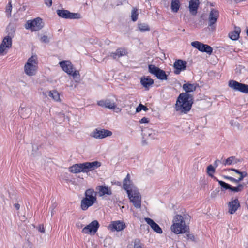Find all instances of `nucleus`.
I'll return each mask as SVG.
<instances>
[{"instance_id":"nucleus-1","label":"nucleus","mask_w":248,"mask_h":248,"mask_svg":"<svg viewBox=\"0 0 248 248\" xmlns=\"http://www.w3.org/2000/svg\"><path fill=\"white\" fill-rule=\"evenodd\" d=\"M193 97L191 94L181 93L178 96L175 106L176 111L186 114L191 109L193 103Z\"/></svg>"},{"instance_id":"nucleus-2","label":"nucleus","mask_w":248,"mask_h":248,"mask_svg":"<svg viewBox=\"0 0 248 248\" xmlns=\"http://www.w3.org/2000/svg\"><path fill=\"white\" fill-rule=\"evenodd\" d=\"M85 195V197L83 198L81 201V208L83 210H86L96 201V193L93 189L86 190Z\"/></svg>"},{"instance_id":"nucleus-3","label":"nucleus","mask_w":248,"mask_h":248,"mask_svg":"<svg viewBox=\"0 0 248 248\" xmlns=\"http://www.w3.org/2000/svg\"><path fill=\"white\" fill-rule=\"evenodd\" d=\"M173 223L171 229L175 234L183 233L186 232L187 227L181 215H176L174 217Z\"/></svg>"},{"instance_id":"nucleus-4","label":"nucleus","mask_w":248,"mask_h":248,"mask_svg":"<svg viewBox=\"0 0 248 248\" xmlns=\"http://www.w3.org/2000/svg\"><path fill=\"white\" fill-rule=\"evenodd\" d=\"M38 69V61L36 55L30 57L24 65V72L26 75L32 76L36 74Z\"/></svg>"},{"instance_id":"nucleus-5","label":"nucleus","mask_w":248,"mask_h":248,"mask_svg":"<svg viewBox=\"0 0 248 248\" xmlns=\"http://www.w3.org/2000/svg\"><path fill=\"white\" fill-rule=\"evenodd\" d=\"M44 26V23L40 17H37L32 20L27 21L24 27L31 31H36L42 29Z\"/></svg>"},{"instance_id":"nucleus-6","label":"nucleus","mask_w":248,"mask_h":248,"mask_svg":"<svg viewBox=\"0 0 248 248\" xmlns=\"http://www.w3.org/2000/svg\"><path fill=\"white\" fill-rule=\"evenodd\" d=\"M7 35L5 37L0 45V55L3 54L6 48H9L12 46V38L14 37L15 30L13 29H7Z\"/></svg>"},{"instance_id":"nucleus-7","label":"nucleus","mask_w":248,"mask_h":248,"mask_svg":"<svg viewBox=\"0 0 248 248\" xmlns=\"http://www.w3.org/2000/svg\"><path fill=\"white\" fill-rule=\"evenodd\" d=\"M128 198L133 206L137 209L140 208L141 196L138 189L127 193Z\"/></svg>"},{"instance_id":"nucleus-8","label":"nucleus","mask_w":248,"mask_h":248,"mask_svg":"<svg viewBox=\"0 0 248 248\" xmlns=\"http://www.w3.org/2000/svg\"><path fill=\"white\" fill-rule=\"evenodd\" d=\"M149 72L152 75L155 76L158 79L160 80H166L168 79V75L166 72L153 64L148 65Z\"/></svg>"},{"instance_id":"nucleus-9","label":"nucleus","mask_w":248,"mask_h":248,"mask_svg":"<svg viewBox=\"0 0 248 248\" xmlns=\"http://www.w3.org/2000/svg\"><path fill=\"white\" fill-rule=\"evenodd\" d=\"M117 98L114 97L112 99H107L104 100H100L97 102V104L101 107L108 108L110 109H114L116 108V112L121 111V109L119 108H116V101Z\"/></svg>"},{"instance_id":"nucleus-10","label":"nucleus","mask_w":248,"mask_h":248,"mask_svg":"<svg viewBox=\"0 0 248 248\" xmlns=\"http://www.w3.org/2000/svg\"><path fill=\"white\" fill-rule=\"evenodd\" d=\"M99 226L98 221L93 220L83 228L82 232L84 234L90 233L93 235L97 232Z\"/></svg>"},{"instance_id":"nucleus-11","label":"nucleus","mask_w":248,"mask_h":248,"mask_svg":"<svg viewBox=\"0 0 248 248\" xmlns=\"http://www.w3.org/2000/svg\"><path fill=\"white\" fill-rule=\"evenodd\" d=\"M57 14L62 18L66 19H80L81 16L78 13H71L67 10H57Z\"/></svg>"},{"instance_id":"nucleus-12","label":"nucleus","mask_w":248,"mask_h":248,"mask_svg":"<svg viewBox=\"0 0 248 248\" xmlns=\"http://www.w3.org/2000/svg\"><path fill=\"white\" fill-rule=\"evenodd\" d=\"M112 135L111 131L107 129H95L91 133V136L95 139H103Z\"/></svg>"},{"instance_id":"nucleus-13","label":"nucleus","mask_w":248,"mask_h":248,"mask_svg":"<svg viewBox=\"0 0 248 248\" xmlns=\"http://www.w3.org/2000/svg\"><path fill=\"white\" fill-rule=\"evenodd\" d=\"M101 165V163L98 161L83 163L84 173H88L89 171H93L100 167Z\"/></svg>"},{"instance_id":"nucleus-14","label":"nucleus","mask_w":248,"mask_h":248,"mask_svg":"<svg viewBox=\"0 0 248 248\" xmlns=\"http://www.w3.org/2000/svg\"><path fill=\"white\" fill-rule=\"evenodd\" d=\"M187 66V62L186 61L179 59L176 60L173 64L174 68V73L175 74H179L181 71H184Z\"/></svg>"},{"instance_id":"nucleus-15","label":"nucleus","mask_w":248,"mask_h":248,"mask_svg":"<svg viewBox=\"0 0 248 248\" xmlns=\"http://www.w3.org/2000/svg\"><path fill=\"white\" fill-rule=\"evenodd\" d=\"M219 12L218 10L212 9L210 12L208 18V26L211 29L214 28V24L216 23L219 17Z\"/></svg>"},{"instance_id":"nucleus-16","label":"nucleus","mask_w":248,"mask_h":248,"mask_svg":"<svg viewBox=\"0 0 248 248\" xmlns=\"http://www.w3.org/2000/svg\"><path fill=\"white\" fill-rule=\"evenodd\" d=\"M125 227L126 225L124 221L117 220L111 221L108 228L112 232H119L124 230Z\"/></svg>"},{"instance_id":"nucleus-17","label":"nucleus","mask_w":248,"mask_h":248,"mask_svg":"<svg viewBox=\"0 0 248 248\" xmlns=\"http://www.w3.org/2000/svg\"><path fill=\"white\" fill-rule=\"evenodd\" d=\"M123 188L126 191L127 193L131 192L133 190L137 189L130 180V176L128 173L123 181Z\"/></svg>"},{"instance_id":"nucleus-18","label":"nucleus","mask_w":248,"mask_h":248,"mask_svg":"<svg viewBox=\"0 0 248 248\" xmlns=\"http://www.w3.org/2000/svg\"><path fill=\"white\" fill-rule=\"evenodd\" d=\"M228 213L233 214L240 206V202L237 199H232L228 203Z\"/></svg>"},{"instance_id":"nucleus-19","label":"nucleus","mask_w":248,"mask_h":248,"mask_svg":"<svg viewBox=\"0 0 248 248\" xmlns=\"http://www.w3.org/2000/svg\"><path fill=\"white\" fill-rule=\"evenodd\" d=\"M59 64L62 70L68 75H70L74 69L72 64L69 61H61Z\"/></svg>"},{"instance_id":"nucleus-20","label":"nucleus","mask_w":248,"mask_h":248,"mask_svg":"<svg viewBox=\"0 0 248 248\" xmlns=\"http://www.w3.org/2000/svg\"><path fill=\"white\" fill-rule=\"evenodd\" d=\"M200 4L199 0H190L189 2V10L190 13L192 15H196Z\"/></svg>"},{"instance_id":"nucleus-21","label":"nucleus","mask_w":248,"mask_h":248,"mask_svg":"<svg viewBox=\"0 0 248 248\" xmlns=\"http://www.w3.org/2000/svg\"><path fill=\"white\" fill-rule=\"evenodd\" d=\"M96 189L98 191V195L100 197L105 195H111L112 194L111 188L107 186H98Z\"/></svg>"},{"instance_id":"nucleus-22","label":"nucleus","mask_w":248,"mask_h":248,"mask_svg":"<svg viewBox=\"0 0 248 248\" xmlns=\"http://www.w3.org/2000/svg\"><path fill=\"white\" fill-rule=\"evenodd\" d=\"M144 220L146 223L150 226L151 228L154 232L158 234H161L162 233V229L153 219L148 217H145Z\"/></svg>"},{"instance_id":"nucleus-23","label":"nucleus","mask_w":248,"mask_h":248,"mask_svg":"<svg viewBox=\"0 0 248 248\" xmlns=\"http://www.w3.org/2000/svg\"><path fill=\"white\" fill-rule=\"evenodd\" d=\"M140 83L146 90H149L154 84V80L148 76H143L140 78Z\"/></svg>"},{"instance_id":"nucleus-24","label":"nucleus","mask_w":248,"mask_h":248,"mask_svg":"<svg viewBox=\"0 0 248 248\" xmlns=\"http://www.w3.org/2000/svg\"><path fill=\"white\" fill-rule=\"evenodd\" d=\"M19 113L22 118H27L31 114V110L29 107L23 106L22 104L19 109Z\"/></svg>"},{"instance_id":"nucleus-25","label":"nucleus","mask_w":248,"mask_h":248,"mask_svg":"<svg viewBox=\"0 0 248 248\" xmlns=\"http://www.w3.org/2000/svg\"><path fill=\"white\" fill-rule=\"evenodd\" d=\"M198 87H199L198 84L189 83L184 84L182 86L183 90L185 91V93H187V94H190L189 93L195 91Z\"/></svg>"},{"instance_id":"nucleus-26","label":"nucleus","mask_w":248,"mask_h":248,"mask_svg":"<svg viewBox=\"0 0 248 248\" xmlns=\"http://www.w3.org/2000/svg\"><path fill=\"white\" fill-rule=\"evenodd\" d=\"M243 84L234 80H231L229 81L228 86L233 90L241 92Z\"/></svg>"},{"instance_id":"nucleus-27","label":"nucleus","mask_w":248,"mask_h":248,"mask_svg":"<svg viewBox=\"0 0 248 248\" xmlns=\"http://www.w3.org/2000/svg\"><path fill=\"white\" fill-rule=\"evenodd\" d=\"M69 170L72 173H78L84 172L83 163L76 164L69 168Z\"/></svg>"},{"instance_id":"nucleus-28","label":"nucleus","mask_w":248,"mask_h":248,"mask_svg":"<svg viewBox=\"0 0 248 248\" xmlns=\"http://www.w3.org/2000/svg\"><path fill=\"white\" fill-rule=\"evenodd\" d=\"M127 52L126 50L124 48H118L115 52L111 53L110 56L113 58L114 59H116L120 57L126 55Z\"/></svg>"},{"instance_id":"nucleus-29","label":"nucleus","mask_w":248,"mask_h":248,"mask_svg":"<svg viewBox=\"0 0 248 248\" xmlns=\"http://www.w3.org/2000/svg\"><path fill=\"white\" fill-rule=\"evenodd\" d=\"M241 161L240 159L236 158L235 156H231L224 161L223 164L225 166L232 165L236 164Z\"/></svg>"},{"instance_id":"nucleus-30","label":"nucleus","mask_w":248,"mask_h":248,"mask_svg":"<svg viewBox=\"0 0 248 248\" xmlns=\"http://www.w3.org/2000/svg\"><path fill=\"white\" fill-rule=\"evenodd\" d=\"M143 135L151 139H155L156 134L154 130L148 128H145L142 130Z\"/></svg>"},{"instance_id":"nucleus-31","label":"nucleus","mask_w":248,"mask_h":248,"mask_svg":"<svg viewBox=\"0 0 248 248\" xmlns=\"http://www.w3.org/2000/svg\"><path fill=\"white\" fill-rule=\"evenodd\" d=\"M240 31L241 30L239 27H235L234 31L229 34L230 39L232 40H237L239 38Z\"/></svg>"},{"instance_id":"nucleus-32","label":"nucleus","mask_w":248,"mask_h":248,"mask_svg":"<svg viewBox=\"0 0 248 248\" xmlns=\"http://www.w3.org/2000/svg\"><path fill=\"white\" fill-rule=\"evenodd\" d=\"M180 2L179 0H172L171 3V9L173 12L176 13L180 8Z\"/></svg>"},{"instance_id":"nucleus-33","label":"nucleus","mask_w":248,"mask_h":248,"mask_svg":"<svg viewBox=\"0 0 248 248\" xmlns=\"http://www.w3.org/2000/svg\"><path fill=\"white\" fill-rule=\"evenodd\" d=\"M200 51L206 52L210 55L212 53L213 48L210 46L203 44Z\"/></svg>"},{"instance_id":"nucleus-34","label":"nucleus","mask_w":248,"mask_h":248,"mask_svg":"<svg viewBox=\"0 0 248 248\" xmlns=\"http://www.w3.org/2000/svg\"><path fill=\"white\" fill-rule=\"evenodd\" d=\"M138 28L141 32H145L149 31L150 29L149 25L145 23H139Z\"/></svg>"},{"instance_id":"nucleus-35","label":"nucleus","mask_w":248,"mask_h":248,"mask_svg":"<svg viewBox=\"0 0 248 248\" xmlns=\"http://www.w3.org/2000/svg\"><path fill=\"white\" fill-rule=\"evenodd\" d=\"M138 10L137 8L134 7L132 8L131 11V20L135 22L137 20L138 18Z\"/></svg>"},{"instance_id":"nucleus-36","label":"nucleus","mask_w":248,"mask_h":248,"mask_svg":"<svg viewBox=\"0 0 248 248\" xmlns=\"http://www.w3.org/2000/svg\"><path fill=\"white\" fill-rule=\"evenodd\" d=\"M48 95L55 101H58L60 100L59 93L56 91L53 90L50 91L49 92Z\"/></svg>"},{"instance_id":"nucleus-37","label":"nucleus","mask_w":248,"mask_h":248,"mask_svg":"<svg viewBox=\"0 0 248 248\" xmlns=\"http://www.w3.org/2000/svg\"><path fill=\"white\" fill-rule=\"evenodd\" d=\"M214 179L218 182V183L220 185L222 188L225 190L229 189L231 188V185L224 182V181L218 180L216 177H214Z\"/></svg>"},{"instance_id":"nucleus-38","label":"nucleus","mask_w":248,"mask_h":248,"mask_svg":"<svg viewBox=\"0 0 248 248\" xmlns=\"http://www.w3.org/2000/svg\"><path fill=\"white\" fill-rule=\"evenodd\" d=\"M72 75L73 78L75 80V81L76 82H79L80 79V74L78 70H75L74 71V70H73V72H72V73L70 75Z\"/></svg>"},{"instance_id":"nucleus-39","label":"nucleus","mask_w":248,"mask_h":248,"mask_svg":"<svg viewBox=\"0 0 248 248\" xmlns=\"http://www.w3.org/2000/svg\"><path fill=\"white\" fill-rule=\"evenodd\" d=\"M215 172V168L212 165H209L207 168V173L208 175L214 179L213 173Z\"/></svg>"},{"instance_id":"nucleus-40","label":"nucleus","mask_w":248,"mask_h":248,"mask_svg":"<svg viewBox=\"0 0 248 248\" xmlns=\"http://www.w3.org/2000/svg\"><path fill=\"white\" fill-rule=\"evenodd\" d=\"M243 187L244 185L241 184H239L236 187H232L231 186V188L230 189V190L234 192H240L242 190Z\"/></svg>"},{"instance_id":"nucleus-41","label":"nucleus","mask_w":248,"mask_h":248,"mask_svg":"<svg viewBox=\"0 0 248 248\" xmlns=\"http://www.w3.org/2000/svg\"><path fill=\"white\" fill-rule=\"evenodd\" d=\"M203 43L199 42V41H194L192 42L191 44V46L197 48L199 51H201V47L202 46V45Z\"/></svg>"},{"instance_id":"nucleus-42","label":"nucleus","mask_w":248,"mask_h":248,"mask_svg":"<svg viewBox=\"0 0 248 248\" xmlns=\"http://www.w3.org/2000/svg\"><path fill=\"white\" fill-rule=\"evenodd\" d=\"M184 237L188 240H190L195 242H196L195 236L192 233H189V232L186 233Z\"/></svg>"},{"instance_id":"nucleus-43","label":"nucleus","mask_w":248,"mask_h":248,"mask_svg":"<svg viewBox=\"0 0 248 248\" xmlns=\"http://www.w3.org/2000/svg\"><path fill=\"white\" fill-rule=\"evenodd\" d=\"M148 109H149L146 106H145L141 104H140L139 105V106H138V107L136 108V112H139L141 110H143L145 111H146Z\"/></svg>"},{"instance_id":"nucleus-44","label":"nucleus","mask_w":248,"mask_h":248,"mask_svg":"<svg viewBox=\"0 0 248 248\" xmlns=\"http://www.w3.org/2000/svg\"><path fill=\"white\" fill-rule=\"evenodd\" d=\"M134 248H143L139 239H136L135 240Z\"/></svg>"},{"instance_id":"nucleus-45","label":"nucleus","mask_w":248,"mask_h":248,"mask_svg":"<svg viewBox=\"0 0 248 248\" xmlns=\"http://www.w3.org/2000/svg\"><path fill=\"white\" fill-rule=\"evenodd\" d=\"M229 170L234 171L235 173L239 174V176L242 175H247V173L246 171L242 172V171H239L238 170H237V169H235L234 168H231Z\"/></svg>"},{"instance_id":"nucleus-46","label":"nucleus","mask_w":248,"mask_h":248,"mask_svg":"<svg viewBox=\"0 0 248 248\" xmlns=\"http://www.w3.org/2000/svg\"><path fill=\"white\" fill-rule=\"evenodd\" d=\"M241 92L248 94V85L243 84Z\"/></svg>"},{"instance_id":"nucleus-47","label":"nucleus","mask_w":248,"mask_h":248,"mask_svg":"<svg viewBox=\"0 0 248 248\" xmlns=\"http://www.w3.org/2000/svg\"><path fill=\"white\" fill-rule=\"evenodd\" d=\"M40 41L43 43H47L49 42V39L46 35H43L40 38Z\"/></svg>"},{"instance_id":"nucleus-48","label":"nucleus","mask_w":248,"mask_h":248,"mask_svg":"<svg viewBox=\"0 0 248 248\" xmlns=\"http://www.w3.org/2000/svg\"><path fill=\"white\" fill-rule=\"evenodd\" d=\"M12 8V6L11 2H9L8 5L6 7V12L9 13L10 15H11V12Z\"/></svg>"},{"instance_id":"nucleus-49","label":"nucleus","mask_w":248,"mask_h":248,"mask_svg":"<svg viewBox=\"0 0 248 248\" xmlns=\"http://www.w3.org/2000/svg\"><path fill=\"white\" fill-rule=\"evenodd\" d=\"M224 177L225 179H227L231 182H234L235 183H237V179L233 177H232L231 176H225Z\"/></svg>"},{"instance_id":"nucleus-50","label":"nucleus","mask_w":248,"mask_h":248,"mask_svg":"<svg viewBox=\"0 0 248 248\" xmlns=\"http://www.w3.org/2000/svg\"><path fill=\"white\" fill-rule=\"evenodd\" d=\"M38 230L42 233H45V230L43 225H40L38 228Z\"/></svg>"},{"instance_id":"nucleus-51","label":"nucleus","mask_w":248,"mask_h":248,"mask_svg":"<svg viewBox=\"0 0 248 248\" xmlns=\"http://www.w3.org/2000/svg\"><path fill=\"white\" fill-rule=\"evenodd\" d=\"M52 0H44L45 4L48 7H50L52 5Z\"/></svg>"},{"instance_id":"nucleus-52","label":"nucleus","mask_w":248,"mask_h":248,"mask_svg":"<svg viewBox=\"0 0 248 248\" xmlns=\"http://www.w3.org/2000/svg\"><path fill=\"white\" fill-rule=\"evenodd\" d=\"M55 206L52 205L49 208L50 210H51V217H52V216L54 215V212H55Z\"/></svg>"},{"instance_id":"nucleus-53","label":"nucleus","mask_w":248,"mask_h":248,"mask_svg":"<svg viewBox=\"0 0 248 248\" xmlns=\"http://www.w3.org/2000/svg\"><path fill=\"white\" fill-rule=\"evenodd\" d=\"M140 123H147L149 122L148 119L146 117H143L140 120Z\"/></svg>"},{"instance_id":"nucleus-54","label":"nucleus","mask_w":248,"mask_h":248,"mask_svg":"<svg viewBox=\"0 0 248 248\" xmlns=\"http://www.w3.org/2000/svg\"><path fill=\"white\" fill-rule=\"evenodd\" d=\"M246 176H247V175H240L239 177L238 178V179H236L237 183H239V182L242 181L243 179H244V178Z\"/></svg>"},{"instance_id":"nucleus-55","label":"nucleus","mask_w":248,"mask_h":248,"mask_svg":"<svg viewBox=\"0 0 248 248\" xmlns=\"http://www.w3.org/2000/svg\"><path fill=\"white\" fill-rule=\"evenodd\" d=\"M14 206L15 208L17 210L20 208V205L18 203H15L14 204Z\"/></svg>"},{"instance_id":"nucleus-56","label":"nucleus","mask_w":248,"mask_h":248,"mask_svg":"<svg viewBox=\"0 0 248 248\" xmlns=\"http://www.w3.org/2000/svg\"><path fill=\"white\" fill-rule=\"evenodd\" d=\"M220 162V160H218V159H217L215 162H214V166H215V167H217L218 165V163Z\"/></svg>"},{"instance_id":"nucleus-57","label":"nucleus","mask_w":248,"mask_h":248,"mask_svg":"<svg viewBox=\"0 0 248 248\" xmlns=\"http://www.w3.org/2000/svg\"><path fill=\"white\" fill-rule=\"evenodd\" d=\"M247 34L248 36V29L247 30Z\"/></svg>"},{"instance_id":"nucleus-58","label":"nucleus","mask_w":248,"mask_h":248,"mask_svg":"<svg viewBox=\"0 0 248 248\" xmlns=\"http://www.w3.org/2000/svg\"><path fill=\"white\" fill-rule=\"evenodd\" d=\"M82 226V225H81V226H79V227H81Z\"/></svg>"},{"instance_id":"nucleus-59","label":"nucleus","mask_w":248,"mask_h":248,"mask_svg":"<svg viewBox=\"0 0 248 248\" xmlns=\"http://www.w3.org/2000/svg\"><path fill=\"white\" fill-rule=\"evenodd\" d=\"M82 226V225H81V226H79V227H81Z\"/></svg>"},{"instance_id":"nucleus-60","label":"nucleus","mask_w":248,"mask_h":248,"mask_svg":"<svg viewBox=\"0 0 248 248\" xmlns=\"http://www.w3.org/2000/svg\"><path fill=\"white\" fill-rule=\"evenodd\" d=\"M246 248H248V247H247Z\"/></svg>"}]
</instances>
